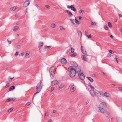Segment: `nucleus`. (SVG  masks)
<instances>
[{
    "mask_svg": "<svg viewBox=\"0 0 122 122\" xmlns=\"http://www.w3.org/2000/svg\"><path fill=\"white\" fill-rule=\"evenodd\" d=\"M89 86L91 88V90H89V91L92 97H94L97 96L99 97H101V95L100 92L95 90L92 85L89 84Z\"/></svg>",
    "mask_w": 122,
    "mask_h": 122,
    "instance_id": "obj_1",
    "label": "nucleus"
},
{
    "mask_svg": "<svg viewBox=\"0 0 122 122\" xmlns=\"http://www.w3.org/2000/svg\"><path fill=\"white\" fill-rule=\"evenodd\" d=\"M107 106L106 103L104 102H102L101 103L99 106V110L102 113H104L106 112V109Z\"/></svg>",
    "mask_w": 122,
    "mask_h": 122,
    "instance_id": "obj_2",
    "label": "nucleus"
},
{
    "mask_svg": "<svg viewBox=\"0 0 122 122\" xmlns=\"http://www.w3.org/2000/svg\"><path fill=\"white\" fill-rule=\"evenodd\" d=\"M68 71L70 72V76L71 77H74L75 75V71L73 69L72 67H69L68 69Z\"/></svg>",
    "mask_w": 122,
    "mask_h": 122,
    "instance_id": "obj_3",
    "label": "nucleus"
},
{
    "mask_svg": "<svg viewBox=\"0 0 122 122\" xmlns=\"http://www.w3.org/2000/svg\"><path fill=\"white\" fill-rule=\"evenodd\" d=\"M42 80H41L40 82L36 86V89L39 91H41L42 87Z\"/></svg>",
    "mask_w": 122,
    "mask_h": 122,
    "instance_id": "obj_4",
    "label": "nucleus"
},
{
    "mask_svg": "<svg viewBox=\"0 0 122 122\" xmlns=\"http://www.w3.org/2000/svg\"><path fill=\"white\" fill-rule=\"evenodd\" d=\"M73 69L75 71V72L77 74L81 72V68L79 66H78L75 68H73Z\"/></svg>",
    "mask_w": 122,
    "mask_h": 122,
    "instance_id": "obj_5",
    "label": "nucleus"
},
{
    "mask_svg": "<svg viewBox=\"0 0 122 122\" xmlns=\"http://www.w3.org/2000/svg\"><path fill=\"white\" fill-rule=\"evenodd\" d=\"M30 2V0H27L25 1L23 4V7H25L28 6Z\"/></svg>",
    "mask_w": 122,
    "mask_h": 122,
    "instance_id": "obj_6",
    "label": "nucleus"
},
{
    "mask_svg": "<svg viewBox=\"0 0 122 122\" xmlns=\"http://www.w3.org/2000/svg\"><path fill=\"white\" fill-rule=\"evenodd\" d=\"M78 76L81 80H83L85 78V77L83 73H79L78 74Z\"/></svg>",
    "mask_w": 122,
    "mask_h": 122,
    "instance_id": "obj_7",
    "label": "nucleus"
},
{
    "mask_svg": "<svg viewBox=\"0 0 122 122\" xmlns=\"http://www.w3.org/2000/svg\"><path fill=\"white\" fill-rule=\"evenodd\" d=\"M58 83V81L56 80H53L51 82V85L53 86H54L55 85L57 84Z\"/></svg>",
    "mask_w": 122,
    "mask_h": 122,
    "instance_id": "obj_8",
    "label": "nucleus"
},
{
    "mask_svg": "<svg viewBox=\"0 0 122 122\" xmlns=\"http://www.w3.org/2000/svg\"><path fill=\"white\" fill-rule=\"evenodd\" d=\"M67 8L69 9H71L74 11H75L76 10V8L73 6V5L69 6L68 5L67 6Z\"/></svg>",
    "mask_w": 122,
    "mask_h": 122,
    "instance_id": "obj_9",
    "label": "nucleus"
},
{
    "mask_svg": "<svg viewBox=\"0 0 122 122\" xmlns=\"http://www.w3.org/2000/svg\"><path fill=\"white\" fill-rule=\"evenodd\" d=\"M76 90L75 86L73 85L71 87L70 89V90L71 92H73Z\"/></svg>",
    "mask_w": 122,
    "mask_h": 122,
    "instance_id": "obj_10",
    "label": "nucleus"
},
{
    "mask_svg": "<svg viewBox=\"0 0 122 122\" xmlns=\"http://www.w3.org/2000/svg\"><path fill=\"white\" fill-rule=\"evenodd\" d=\"M71 64L73 66H72L73 68H75L78 66V65L75 62L72 61L71 62Z\"/></svg>",
    "mask_w": 122,
    "mask_h": 122,
    "instance_id": "obj_11",
    "label": "nucleus"
},
{
    "mask_svg": "<svg viewBox=\"0 0 122 122\" xmlns=\"http://www.w3.org/2000/svg\"><path fill=\"white\" fill-rule=\"evenodd\" d=\"M16 99V98H10L8 99L5 101V102H10L13 101H14Z\"/></svg>",
    "mask_w": 122,
    "mask_h": 122,
    "instance_id": "obj_12",
    "label": "nucleus"
},
{
    "mask_svg": "<svg viewBox=\"0 0 122 122\" xmlns=\"http://www.w3.org/2000/svg\"><path fill=\"white\" fill-rule=\"evenodd\" d=\"M61 61L62 64H66V63L67 61L65 58H62L61 60Z\"/></svg>",
    "mask_w": 122,
    "mask_h": 122,
    "instance_id": "obj_13",
    "label": "nucleus"
},
{
    "mask_svg": "<svg viewBox=\"0 0 122 122\" xmlns=\"http://www.w3.org/2000/svg\"><path fill=\"white\" fill-rule=\"evenodd\" d=\"M43 45V43L42 42H40L39 43V44L38 46V48L39 50L41 49V47H42Z\"/></svg>",
    "mask_w": 122,
    "mask_h": 122,
    "instance_id": "obj_14",
    "label": "nucleus"
},
{
    "mask_svg": "<svg viewBox=\"0 0 122 122\" xmlns=\"http://www.w3.org/2000/svg\"><path fill=\"white\" fill-rule=\"evenodd\" d=\"M82 58L85 61H87L88 60V59L86 56L85 55H83L81 56Z\"/></svg>",
    "mask_w": 122,
    "mask_h": 122,
    "instance_id": "obj_15",
    "label": "nucleus"
},
{
    "mask_svg": "<svg viewBox=\"0 0 122 122\" xmlns=\"http://www.w3.org/2000/svg\"><path fill=\"white\" fill-rule=\"evenodd\" d=\"M103 95L106 97H108L110 96V95L107 92H105L104 93Z\"/></svg>",
    "mask_w": 122,
    "mask_h": 122,
    "instance_id": "obj_16",
    "label": "nucleus"
},
{
    "mask_svg": "<svg viewBox=\"0 0 122 122\" xmlns=\"http://www.w3.org/2000/svg\"><path fill=\"white\" fill-rule=\"evenodd\" d=\"M55 67L54 66H53L51 67L49 69V72H54V70Z\"/></svg>",
    "mask_w": 122,
    "mask_h": 122,
    "instance_id": "obj_17",
    "label": "nucleus"
},
{
    "mask_svg": "<svg viewBox=\"0 0 122 122\" xmlns=\"http://www.w3.org/2000/svg\"><path fill=\"white\" fill-rule=\"evenodd\" d=\"M50 74L51 77L53 78L54 76V72H49Z\"/></svg>",
    "mask_w": 122,
    "mask_h": 122,
    "instance_id": "obj_18",
    "label": "nucleus"
},
{
    "mask_svg": "<svg viewBox=\"0 0 122 122\" xmlns=\"http://www.w3.org/2000/svg\"><path fill=\"white\" fill-rule=\"evenodd\" d=\"M81 50L82 52V53L84 54H85L86 52V51H84L83 50V47L82 46H81Z\"/></svg>",
    "mask_w": 122,
    "mask_h": 122,
    "instance_id": "obj_19",
    "label": "nucleus"
},
{
    "mask_svg": "<svg viewBox=\"0 0 122 122\" xmlns=\"http://www.w3.org/2000/svg\"><path fill=\"white\" fill-rule=\"evenodd\" d=\"M77 33L79 36L80 38L81 37L82 35V32L80 31H78L77 32Z\"/></svg>",
    "mask_w": 122,
    "mask_h": 122,
    "instance_id": "obj_20",
    "label": "nucleus"
},
{
    "mask_svg": "<svg viewBox=\"0 0 122 122\" xmlns=\"http://www.w3.org/2000/svg\"><path fill=\"white\" fill-rule=\"evenodd\" d=\"M87 78L91 82H93L94 81V80L92 78L89 77H87Z\"/></svg>",
    "mask_w": 122,
    "mask_h": 122,
    "instance_id": "obj_21",
    "label": "nucleus"
},
{
    "mask_svg": "<svg viewBox=\"0 0 122 122\" xmlns=\"http://www.w3.org/2000/svg\"><path fill=\"white\" fill-rule=\"evenodd\" d=\"M15 89V87L14 86H12L9 89V91Z\"/></svg>",
    "mask_w": 122,
    "mask_h": 122,
    "instance_id": "obj_22",
    "label": "nucleus"
},
{
    "mask_svg": "<svg viewBox=\"0 0 122 122\" xmlns=\"http://www.w3.org/2000/svg\"><path fill=\"white\" fill-rule=\"evenodd\" d=\"M16 9V8L15 7H13L10 9L11 11H13Z\"/></svg>",
    "mask_w": 122,
    "mask_h": 122,
    "instance_id": "obj_23",
    "label": "nucleus"
},
{
    "mask_svg": "<svg viewBox=\"0 0 122 122\" xmlns=\"http://www.w3.org/2000/svg\"><path fill=\"white\" fill-rule=\"evenodd\" d=\"M68 14L69 17H71L73 15V14L70 11L68 13Z\"/></svg>",
    "mask_w": 122,
    "mask_h": 122,
    "instance_id": "obj_24",
    "label": "nucleus"
},
{
    "mask_svg": "<svg viewBox=\"0 0 122 122\" xmlns=\"http://www.w3.org/2000/svg\"><path fill=\"white\" fill-rule=\"evenodd\" d=\"M19 27H18L17 26H15L14 29L13 30L14 31H15L16 30H17L18 29Z\"/></svg>",
    "mask_w": 122,
    "mask_h": 122,
    "instance_id": "obj_25",
    "label": "nucleus"
},
{
    "mask_svg": "<svg viewBox=\"0 0 122 122\" xmlns=\"http://www.w3.org/2000/svg\"><path fill=\"white\" fill-rule=\"evenodd\" d=\"M64 86V85L63 84H61L60 86H59V89H61Z\"/></svg>",
    "mask_w": 122,
    "mask_h": 122,
    "instance_id": "obj_26",
    "label": "nucleus"
},
{
    "mask_svg": "<svg viewBox=\"0 0 122 122\" xmlns=\"http://www.w3.org/2000/svg\"><path fill=\"white\" fill-rule=\"evenodd\" d=\"M60 29L61 30H65V29L63 27L60 26Z\"/></svg>",
    "mask_w": 122,
    "mask_h": 122,
    "instance_id": "obj_27",
    "label": "nucleus"
},
{
    "mask_svg": "<svg viewBox=\"0 0 122 122\" xmlns=\"http://www.w3.org/2000/svg\"><path fill=\"white\" fill-rule=\"evenodd\" d=\"M75 22L76 24H78L80 23V22L78 21L77 20H75Z\"/></svg>",
    "mask_w": 122,
    "mask_h": 122,
    "instance_id": "obj_28",
    "label": "nucleus"
},
{
    "mask_svg": "<svg viewBox=\"0 0 122 122\" xmlns=\"http://www.w3.org/2000/svg\"><path fill=\"white\" fill-rule=\"evenodd\" d=\"M108 25L110 28H111L112 27L111 24L110 22H108Z\"/></svg>",
    "mask_w": 122,
    "mask_h": 122,
    "instance_id": "obj_29",
    "label": "nucleus"
},
{
    "mask_svg": "<svg viewBox=\"0 0 122 122\" xmlns=\"http://www.w3.org/2000/svg\"><path fill=\"white\" fill-rule=\"evenodd\" d=\"M115 60L117 62V63L118 62V60L117 58V56H116L115 58Z\"/></svg>",
    "mask_w": 122,
    "mask_h": 122,
    "instance_id": "obj_30",
    "label": "nucleus"
},
{
    "mask_svg": "<svg viewBox=\"0 0 122 122\" xmlns=\"http://www.w3.org/2000/svg\"><path fill=\"white\" fill-rule=\"evenodd\" d=\"M70 21L71 22L74 24H75L74 23V19H70Z\"/></svg>",
    "mask_w": 122,
    "mask_h": 122,
    "instance_id": "obj_31",
    "label": "nucleus"
},
{
    "mask_svg": "<svg viewBox=\"0 0 122 122\" xmlns=\"http://www.w3.org/2000/svg\"><path fill=\"white\" fill-rule=\"evenodd\" d=\"M13 108H11L10 109L8 110V112H10L13 110Z\"/></svg>",
    "mask_w": 122,
    "mask_h": 122,
    "instance_id": "obj_32",
    "label": "nucleus"
},
{
    "mask_svg": "<svg viewBox=\"0 0 122 122\" xmlns=\"http://www.w3.org/2000/svg\"><path fill=\"white\" fill-rule=\"evenodd\" d=\"M74 48H71V52H72L73 53L74 51Z\"/></svg>",
    "mask_w": 122,
    "mask_h": 122,
    "instance_id": "obj_33",
    "label": "nucleus"
},
{
    "mask_svg": "<svg viewBox=\"0 0 122 122\" xmlns=\"http://www.w3.org/2000/svg\"><path fill=\"white\" fill-rule=\"evenodd\" d=\"M31 103L30 102H28L25 105L26 106H27L30 105L31 104Z\"/></svg>",
    "mask_w": 122,
    "mask_h": 122,
    "instance_id": "obj_34",
    "label": "nucleus"
},
{
    "mask_svg": "<svg viewBox=\"0 0 122 122\" xmlns=\"http://www.w3.org/2000/svg\"><path fill=\"white\" fill-rule=\"evenodd\" d=\"M56 25L54 24L53 23L51 25V26L52 28H54L55 27Z\"/></svg>",
    "mask_w": 122,
    "mask_h": 122,
    "instance_id": "obj_35",
    "label": "nucleus"
},
{
    "mask_svg": "<svg viewBox=\"0 0 122 122\" xmlns=\"http://www.w3.org/2000/svg\"><path fill=\"white\" fill-rule=\"evenodd\" d=\"M104 29L106 30H107L108 29V28L107 26H104Z\"/></svg>",
    "mask_w": 122,
    "mask_h": 122,
    "instance_id": "obj_36",
    "label": "nucleus"
},
{
    "mask_svg": "<svg viewBox=\"0 0 122 122\" xmlns=\"http://www.w3.org/2000/svg\"><path fill=\"white\" fill-rule=\"evenodd\" d=\"M54 88L53 87H51V90L50 91V92H52L54 90Z\"/></svg>",
    "mask_w": 122,
    "mask_h": 122,
    "instance_id": "obj_37",
    "label": "nucleus"
},
{
    "mask_svg": "<svg viewBox=\"0 0 122 122\" xmlns=\"http://www.w3.org/2000/svg\"><path fill=\"white\" fill-rule=\"evenodd\" d=\"M29 55V54L27 53H26L25 55V58H27V57Z\"/></svg>",
    "mask_w": 122,
    "mask_h": 122,
    "instance_id": "obj_38",
    "label": "nucleus"
},
{
    "mask_svg": "<svg viewBox=\"0 0 122 122\" xmlns=\"http://www.w3.org/2000/svg\"><path fill=\"white\" fill-rule=\"evenodd\" d=\"M83 12H84L83 11L82 9H80L79 12V13L81 14Z\"/></svg>",
    "mask_w": 122,
    "mask_h": 122,
    "instance_id": "obj_39",
    "label": "nucleus"
},
{
    "mask_svg": "<svg viewBox=\"0 0 122 122\" xmlns=\"http://www.w3.org/2000/svg\"><path fill=\"white\" fill-rule=\"evenodd\" d=\"M76 56V54H75L73 53L71 55V56L72 57H74Z\"/></svg>",
    "mask_w": 122,
    "mask_h": 122,
    "instance_id": "obj_40",
    "label": "nucleus"
},
{
    "mask_svg": "<svg viewBox=\"0 0 122 122\" xmlns=\"http://www.w3.org/2000/svg\"><path fill=\"white\" fill-rule=\"evenodd\" d=\"M91 24L92 25H96V23L95 22H92L91 23Z\"/></svg>",
    "mask_w": 122,
    "mask_h": 122,
    "instance_id": "obj_41",
    "label": "nucleus"
},
{
    "mask_svg": "<svg viewBox=\"0 0 122 122\" xmlns=\"http://www.w3.org/2000/svg\"><path fill=\"white\" fill-rule=\"evenodd\" d=\"M109 52L111 54H113L114 53L113 51L111 50H109Z\"/></svg>",
    "mask_w": 122,
    "mask_h": 122,
    "instance_id": "obj_42",
    "label": "nucleus"
},
{
    "mask_svg": "<svg viewBox=\"0 0 122 122\" xmlns=\"http://www.w3.org/2000/svg\"><path fill=\"white\" fill-rule=\"evenodd\" d=\"M40 92V91H39L37 90V92L36 93H35L34 94V96H35L36 94L39 92Z\"/></svg>",
    "mask_w": 122,
    "mask_h": 122,
    "instance_id": "obj_43",
    "label": "nucleus"
},
{
    "mask_svg": "<svg viewBox=\"0 0 122 122\" xmlns=\"http://www.w3.org/2000/svg\"><path fill=\"white\" fill-rule=\"evenodd\" d=\"M7 41L10 44L11 43V42L9 40L7 39Z\"/></svg>",
    "mask_w": 122,
    "mask_h": 122,
    "instance_id": "obj_44",
    "label": "nucleus"
},
{
    "mask_svg": "<svg viewBox=\"0 0 122 122\" xmlns=\"http://www.w3.org/2000/svg\"><path fill=\"white\" fill-rule=\"evenodd\" d=\"M17 48L18 49H20V45H18L17 46Z\"/></svg>",
    "mask_w": 122,
    "mask_h": 122,
    "instance_id": "obj_45",
    "label": "nucleus"
},
{
    "mask_svg": "<svg viewBox=\"0 0 122 122\" xmlns=\"http://www.w3.org/2000/svg\"><path fill=\"white\" fill-rule=\"evenodd\" d=\"M86 36L89 38H91L92 37L91 35V34H90V35H89L87 36Z\"/></svg>",
    "mask_w": 122,
    "mask_h": 122,
    "instance_id": "obj_46",
    "label": "nucleus"
},
{
    "mask_svg": "<svg viewBox=\"0 0 122 122\" xmlns=\"http://www.w3.org/2000/svg\"><path fill=\"white\" fill-rule=\"evenodd\" d=\"M70 11L68 10H65V12L66 13H68Z\"/></svg>",
    "mask_w": 122,
    "mask_h": 122,
    "instance_id": "obj_47",
    "label": "nucleus"
},
{
    "mask_svg": "<svg viewBox=\"0 0 122 122\" xmlns=\"http://www.w3.org/2000/svg\"><path fill=\"white\" fill-rule=\"evenodd\" d=\"M88 30H87L86 31H85V35L87 36V35L88 34Z\"/></svg>",
    "mask_w": 122,
    "mask_h": 122,
    "instance_id": "obj_48",
    "label": "nucleus"
},
{
    "mask_svg": "<svg viewBox=\"0 0 122 122\" xmlns=\"http://www.w3.org/2000/svg\"><path fill=\"white\" fill-rule=\"evenodd\" d=\"M48 115V113L47 112H46L45 113V116H46Z\"/></svg>",
    "mask_w": 122,
    "mask_h": 122,
    "instance_id": "obj_49",
    "label": "nucleus"
},
{
    "mask_svg": "<svg viewBox=\"0 0 122 122\" xmlns=\"http://www.w3.org/2000/svg\"><path fill=\"white\" fill-rule=\"evenodd\" d=\"M9 86V83H7L6 86H5V87H7Z\"/></svg>",
    "mask_w": 122,
    "mask_h": 122,
    "instance_id": "obj_50",
    "label": "nucleus"
},
{
    "mask_svg": "<svg viewBox=\"0 0 122 122\" xmlns=\"http://www.w3.org/2000/svg\"><path fill=\"white\" fill-rule=\"evenodd\" d=\"M18 52H16L15 53V56H16L18 54Z\"/></svg>",
    "mask_w": 122,
    "mask_h": 122,
    "instance_id": "obj_51",
    "label": "nucleus"
},
{
    "mask_svg": "<svg viewBox=\"0 0 122 122\" xmlns=\"http://www.w3.org/2000/svg\"><path fill=\"white\" fill-rule=\"evenodd\" d=\"M45 6L46 8H49L50 7L48 5H45Z\"/></svg>",
    "mask_w": 122,
    "mask_h": 122,
    "instance_id": "obj_52",
    "label": "nucleus"
},
{
    "mask_svg": "<svg viewBox=\"0 0 122 122\" xmlns=\"http://www.w3.org/2000/svg\"><path fill=\"white\" fill-rule=\"evenodd\" d=\"M24 55V54L22 53H21L20 54H19V56H23Z\"/></svg>",
    "mask_w": 122,
    "mask_h": 122,
    "instance_id": "obj_53",
    "label": "nucleus"
},
{
    "mask_svg": "<svg viewBox=\"0 0 122 122\" xmlns=\"http://www.w3.org/2000/svg\"><path fill=\"white\" fill-rule=\"evenodd\" d=\"M118 89L120 90H122V87H118Z\"/></svg>",
    "mask_w": 122,
    "mask_h": 122,
    "instance_id": "obj_54",
    "label": "nucleus"
},
{
    "mask_svg": "<svg viewBox=\"0 0 122 122\" xmlns=\"http://www.w3.org/2000/svg\"><path fill=\"white\" fill-rule=\"evenodd\" d=\"M14 78H10V77H9V81H10V80L11 79H13Z\"/></svg>",
    "mask_w": 122,
    "mask_h": 122,
    "instance_id": "obj_55",
    "label": "nucleus"
},
{
    "mask_svg": "<svg viewBox=\"0 0 122 122\" xmlns=\"http://www.w3.org/2000/svg\"><path fill=\"white\" fill-rule=\"evenodd\" d=\"M51 46H46V49H49L51 48Z\"/></svg>",
    "mask_w": 122,
    "mask_h": 122,
    "instance_id": "obj_56",
    "label": "nucleus"
},
{
    "mask_svg": "<svg viewBox=\"0 0 122 122\" xmlns=\"http://www.w3.org/2000/svg\"><path fill=\"white\" fill-rule=\"evenodd\" d=\"M78 17H79V20H82V17L81 16H79Z\"/></svg>",
    "mask_w": 122,
    "mask_h": 122,
    "instance_id": "obj_57",
    "label": "nucleus"
},
{
    "mask_svg": "<svg viewBox=\"0 0 122 122\" xmlns=\"http://www.w3.org/2000/svg\"><path fill=\"white\" fill-rule=\"evenodd\" d=\"M57 112V111L56 110H53V113H56Z\"/></svg>",
    "mask_w": 122,
    "mask_h": 122,
    "instance_id": "obj_58",
    "label": "nucleus"
},
{
    "mask_svg": "<svg viewBox=\"0 0 122 122\" xmlns=\"http://www.w3.org/2000/svg\"><path fill=\"white\" fill-rule=\"evenodd\" d=\"M47 122H52V120L51 119H50Z\"/></svg>",
    "mask_w": 122,
    "mask_h": 122,
    "instance_id": "obj_59",
    "label": "nucleus"
},
{
    "mask_svg": "<svg viewBox=\"0 0 122 122\" xmlns=\"http://www.w3.org/2000/svg\"><path fill=\"white\" fill-rule=\"evenodd\" d=\"M119 17H122V15L121 14H119Z\"/></svg>",
    "mask_w": 122,
    "mask_h": 122,
    "instance_id": "obj_60",
    "label": "nucleus"
},
{
    "mask_svg": "<svg viewBox=\"0 0 122 122\" xmlns=\"http://www.w3.org/2000/svg\"><path fill=\"white\" fill-rule=\"evenodd\" d=\"M110 37L111 38H113V36L112 35H110Z\"/></svg>",
    "mask_w": 122,
    "mask_h": 122,
    "instance_id": "obj_61",
    "label": "nucleus"
},
{
    "mask_svg": "<svg viewBox=\"0 0 122 122\" xmlns=\"http://www.w3.org/2000/svg\"><path fill=\"white\" fill-rule=\"evenodd\" d=\"M88 103H89V102H86V105H87V104Z\"/></svg>",
    "mask_w": 122,
    "mask_h": 122,
    "instance_id": "obj_62",
    "label": "nucleus"
},
{
    "mask_svg": "<svg viewBox=\"0 0 122 122\" xmlns=\"http://www.w3.org/2000/svg\"><path fill=\"white\" fill-rule=\"evenodd\" d=\"M102 74H103V75H105V73H104V72H102Z\"/></svg>",
    "mask_w": 122,
    "mask_h": 122,
    "instance_id": "obj_63",
    "label": "nucleus"
},
{
    "mask_svg": "<svg viewBox=\"0 0 122 122\" xmlns=\"http://www.w3.org/2000/svg\"><path fill=\"white\" fill-rule=\"evenodd\" d=\"M20 21L16 23V24H17V25H18V24H19V23H20Z\"/></svg>",
    "mask_w": 122,
    "mask_h": 122,
    "instance_id": "obj_64",
    "label": "nucleus"
}]
</instances>
